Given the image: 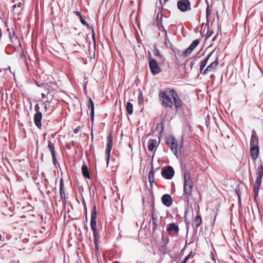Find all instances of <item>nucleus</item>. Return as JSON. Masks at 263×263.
Here are the masks:
<instances>
[{"instance_id":"1","label":"nucleus","mask_w":263,"mask_h":263,"mask_svg":"<svg viewBox=\"0 0 263 263\" xmlns=\"http://www.w3.org/2000/svg\"><path fill=\"white\" fill-rule=\"evenodd\" d=\"M183 180V193L181 198L182 200L188 204L190 199L192 198L193 181L189 173H185L184 174Z\"/></svg>"},{"instance_id":"2","label":"nucleus","mask_w":263,"mask_h":263,"mask_svg":"<svg viewBox=\"0 0 263 263\" xmlns=\"http://www.w3.org/2000/svg\"><path fill=\"white\" fill-rule=\"evenodd\" d=\"M263 177V166L261 162L256 170V178L254 186V193L255 197L258 195L260 186L261 185L262 178Z\"/></svg>"},{"instance_id":"3","label":"nucleus","mask_w":263,"mask_h":263,"mask_svg":"<svg viewBox=\"0 0 263 263\" xmlns=\"http://www.w3.org/2000/svg\"><path fill=\"white\" fill-rule=\"evenodd\" d=\"M166 143L171 148L174 155L178 157V146L176 139L174 137L170 136L166 137Z\"/></svg>"},{"instance_id":"4","label":"nucleus","mask_w":263,"mask_h":263,"mask_svg":"<svg viewBox=\"0 0 263 263\" xmlns=\"http://www.w3.org/2000/svg\"><path fill=\"white\" fill-rule=\"evenodd\" d=\"M159 98L162 102V104L164 106L170 108H171L173 106V102L165 92L161 91L159 92Z\"/></svg>"},{"instance_id":"5","label":"nucleus","mask_w":263,"mask_h":263,"mask_svg":"<svg viewBox=\"0 0 263 263\" xmlns=\"http://www.w3.org/2000/svg\"><path fill=\"white\" fill-rule=\"evenodd\" d=\"M149 67L153 75L157 74L161 71V68L159 66L158 63L156 60L154 59H149Z\"/></svg>"},{"instance_id":"6","label":"nucleus","mask_w":263,"mask_h":263,"mask_svg":"<svg viewBox=\"0 0 263 263\" xmlns=\"http://www.w3.org/2000/svg\"><path fill=\"white\" fill-rule=\"evenodd\" d=\"M169 95L173 98L174 106L175 108L178 109L181 106L182 102L181 99L179 98L176 92L174 89H172L170 91Z\"/></svg>"},{"instance_id":"7","label":"nucleus","mask_w":263,"mask_h":263,"mask_svg":"<svg viewBox=\"0 0 263 263\" xmlns=\"http://www.w3.org/2000/svg\"><path fill=\"white\" fill-rule=\"evenodd\" d=\"M161 174L164 178L171 179L174 175V170L172 166H168L166 168L163 169Z\"/></svg>"},{"instance_id":"8","label":"nucleus","mask_w":263,"mask_h":263,"mask_svg":"<svg viewBox=\"0 0 263 263\" xmlns=\"http://www.w3.org/2000/svg\"><path fill=\"white\" fill-rule=\"evenodd\" d=\"M107 147L105 150V155L106 156V161L107 164H108L109 160L110 153L112 148V137L110 134L107 137Z\"/></svg>"},{"instance_id":"9","label":"nucleus","mask_w":263,"mask_h":263,"mask_svg":"<svg viewBox=\"0 0 263 263\" xmlns=\"http://www.w3.org/2000/svg\"><path fill=\"white\" fill-rule=\"evenodd\" d=\"M219 64L218 58L217 57L215 61L212 62L204 70V73L208 74L209 72H212L216 71Z\"/></svg>"},{"instance_id":"10","label":"nucleus","mask_w":263,"mask_h":263,"mask_svg":"<svg viewBox=\"0 0 263 263\" xmlns=\"http://www.w3.org/2000/svg\"><path fill=\"white\" fill-rule=\"evenodd\" d=\"M177 6L181 11H185L191 9L190 3L188 0H180L178 2Z\"/></svg>"},{"instance_id":"11","label":"nucleus","mask_w":263,"mask_h":263,"mask_svg":"<svg viewBox=\"0 0 263 263\" xmlns=\"http://www.w3.org/2000/svg\"><path fill=\"white\" fill-rule=\"evenodd\" d=\"M97 212L96 206L94 205L91 214L90 227L92 230H97Z\"/></svg>"},{"instance_id":"12","label":"nucleus","mask_w":263,"mask_h":263,"mask_svg":"<svg viewBox=\"0 0 263 263\" xmlns=\"http://www.w3.org/2000/svg\"><path fill=\"white\" fill-rule=\"evenodd\" d=\"M42 112H37L35 113L34 116V122L35 125L38 127L39 129H41L42 127Z\"/></svg>"},{"instance_id":"13","label":"nucleus","mask_w":263,"mask_h":263,"mask_svg":"<svg viewBox=\"0 0 263 263\" xmlns=\"http://www.w3.org/2000/svg\"><path fill=\"white\" fill-rule=\"evenodd\" d=\"M161 201L164 205L170 207L172 204V198L168 194H164L161 198Z\"/></svg>"},{"instance_id":"14","label":"nucleus","mask_w":263,"mask_h":263,"mask_svg":"<svg viewBox=\"0 0 263 263\" xmlns=\"http://www.w3.org/2000/svg\"><path fill=\"white\" fill-rule=\"evenodd\" d=\"M48 147L49 148V149L50 151V152H51V154L53 163L54 164H55L56 162H57V158H56V156H55L54 146L53 144L51 143V142L50 140H48Z\"/></svg>"},{"instance_id":"15","label":"nucleus","mask_w":263,"mask_h":263,"mask_svg":"<svg viewBox=\"0 0 263 263\" xmlns=\"http://www.w3.org/2000/svg\"><path fill=\"white\" fill-rule=\"evenodd\" d=\"M250 151L251 153V157L253 160L256 159L259 153V146H251Z\"/></svg>"},{"instance_id":"16","label":"nucleus","mask_w":263,"mask_h":263,"mask_svg":"<svg viewBox=\"0 0 263 263\" xmlns=\"http://www.w3.org/2000/svg\"><path fill=\"white\" fill-rule=\"evenodd\" d=\"M250 146H258V139L254 130L252 131V135L250 140Z\"/></svg>"},{"instance_id":"17","label":"nucleus","mask_w":263,"mask_h":263,"mask_svg":"<svg viewBox=\"0 0 263 263\" xmlns=\"http://www.w3.org/2000/svg\"><path fill=\"white\" fill-rule=\"evenodd\" d=\"M82 172L83 175L86 178H90L89 172L86 164L84 162L82 166Z\"/></svg>"},{"instance_id":"18","label":"nucleus","mask_w":263,"mask_h":263,"mask_svg":"<svg viewBox=\"0 0 263 263\" xmlns=\"http://www.w3.org/2000/svg\"><path fill=\"white\" fill-rule=\"evenodd\" d=\"M157 144V140L155 139H152L148 141V149L149 151L152 152L155 148Z\"/></svg>"},{"instance_id":"19","label":"nucleus","mask_w":263,"mask_h":263,"mask_svg":"<svg viewBox=\"0 0 263 263\" xmlns=\"http://www.w3.org/2000/svg\"><path fill=\"white\" fill-rule=\"evenodd\" d=\"M152 221L153 224V231H154L157 228V216L154 212L152 213Z\"/></svg>"},{"instance_id":"20","label":"nucleus","mask_w":263,"mask_h":263,"mask_svg":"<svg viewBox=\"0 0 263 263\" xmlns=\"http://www.w3.org/2000/svg\"><path fill=\"white\" fill-rule=\"evenodd\" d=\"M64 183L63 179H61L60 180V194L61 197L63 199L65 200V193L64 192Z\"/></svg>"},{"instance_id":"21","label":"nucleus","mask_w":263,"mask_h":263,"mask_svg":"<svg viewBox=\"0 0 263 263\" xmlns=\"http://www.w3.org/2000/svg\"><path fill=\"white\" fill-rule=\"evenodd\" d=\"M178 231H179L178 227L177 225H176L175 223L170 224L167 228V231L168 232H170L171 231H174L176 233H178Z\"/></svg>"},{"instance_id":"22","label":"nucleus","mask_w":263,"mask_h":263,"mask_svg":"<svg viewBox=\"0 0 263 263\" xmlns=\"http://www.w3.org/2000/svg\"><path fill=\"white\" fill-rule=\"evenodd\" d=\"M89 103L90 104V107H91V111L90 113V117L91 121L93 122V118H94V104L93 101H92L91 99L90 98L89 99Z\"/></svg>"},{"instance_id":"23","label":"nucleus","mask_w":263,"mask_h":263,"mask_svg":"<svg viewBox=\"0 0 263 263\" xmlns=\"http://www.w3.org/2000/svg\"><path fill=\"white\" fill-rule=\"evenodd\" d=\"M133 104L130 102H128L126 104V108L127 112L129 114L132 115L133 112Z\"/></svg>"},{"instance_id":"24","label":"nucleus","mask_w":263,"mask_h":263,"mask_svg":"<svg viewBox=\"0 0 263 263\" xmlns=\"http://www.w3.org/2000/svg\"><path fill=\"white\" fill-rule=\"evenodd\" d=\"M201 223V218L199 215H197L194 221V224L196 227H198Z\"/></svg>"},{"instance_id":"25","label":"nucleus","mask_w":263,"mask_h":263,"mask_svg":"<svg viewBox=\"0 0 263 263\" xmlns=\"http://www.w3.org/2000/svg\"><path fill=\"white\" fill-rule=\"evenodd\" d=\"M213 53V52H211L208 56L201 63L200 65L203 66H204L205 67L206 65H207L208 64V62L209 60V59L210 58V57L212 55Z\"/></svg>"},{"instance_id":"26","label":"nucleus","mask_w":263,"mask_h":263,"mask_svg":"<svg viewBox=\"0 0 263 263\" xmlns=\"http://www.w3.org/2000/svg\"><path fill=\"white\" fill-rule=\"evenodd\" d=\"M154 54L155 56L158 57L160 60L163 61L164 57L160 54L159 50L157 48H155L154 50Z\"/></svg>"},{"instance_id":"27","label":"nucleus","mask_w":263,"mask_h":263,"mask_svg":"<svg viewBox=\"0 0 263 263\" xmlns=\"http://www.w3.org/2000/svg\"><path fill=\"white\" fill-rule=\"evenodd\" d=\"M138 103L140 105H143L144 99H143L142 93L141 91L139 93V96L138 97Z\"/></svg>"},{"instance_id":"28","label":"nucleus","mask_w":263,"mask_h":263,"mask_svg":"<svg viewBox=\"0 0 263 263\" xmlns=\"http://www.w3.org/2000/svg\"><path fill=\"white\" fill-rule=\"evenodd\" d=\"M206 3H207L208 5H207V7L206 9V18L207 23H208L210 21V12L211 11V10L210 9L208 3V2H206Z\"/></svg>"},{"instance_id":"29","label":"nucleus","mask_w":263,"mask_h":263,"mask_svg":"<svg viewBox=\"0 0 263 263\" xmlns=\"http://www.w3.org/2000/svg\"><path fill=\"white\" fill-rule=\"evenodd\" d=\"M194 255H195V253H194L192 251H191L190 252V253L184 258L182 263H186L187 262V261L188 260V259H189L190 258H193Z\"/></svg>"},{"instance_id":"30","label":"nucleus","mask_w":263,"mask_h":263,"mask_svg":"<svg viewBox=\"0 0 263 263\" xmlns=\"http://www.w3.org/2000/svg\"><path fill=\"white\" fill-rule=\"evenodd\" d=\"M199 40L198 39H196L194 40L191 44L190 45V47L194 50L199 44Z\"/></svg>"},{"instance_id":"31","label":"nucleus","mask_w":263,"mask_h":263,"mask_svg":"<svg viewBox=\"0 0 263 263\" xmlns=\"http://www.w3.org/2000/svg\"><path fill=\"white\" fill-rule=\"evenodd\" d=\"M148 179H149V181L151 183L153 182L154 180V172H153V169L152 170H151V171L149 172V173L148 174Z\"/></svg>"},{"instance_id":"32","label":"nucleus","mask_w":263,"mask_h":263,"mask_svg":"<svg viewBox=\"0 0 263 263\" xmlns=\"http://www.w3.org/2000/svg\"><path fill=\"white\" fill-rule=\"evenodd\" d=\"M93 231L94 242L96 243L99 239V233L97 231V229Z\"/></svg>"},{"instance_id":"33","label":"nucleus","mask_w":263,"mask_h":263,"mask_svg":"<svg viewBox=\"0 0 263 263\" xmlns=\"http://www.w3.org/2000/svg\"><path fill=\"white\" fill-rule=\"evenodd\" d=\"M193 49L191 48V47L189 46L184 52V54L185 56H188L190 54Z\"/></svg>"},{"instance_id":"34","label":"nucleus","mask_w":263,"mask_h":263,"mask_svg":"<svg viewBox=\"0 0 263 263\" xmlns=\"http://www.w3.org/2000/svg\"><path fill=\"white\" fill-rule=\"evenodd\" d=\"M80 21H81V23L83 25H85L86 26H87V28H89V25H88V24L85 21V20L83 18L82 16H81L80 17Z\"/></svg>"},{"instance_id":"35","label":"nucleus","mask_w":263,"mask_h":263,"mask_svg":"<svg viewBox=\"0 0 263 263\" xmlns=\"http://www.w3.org/2000/svg\"><path fill=\"white\" fill-rule=\"evenodd\" d=\"M213 31L212 30H208L206 33L205 34V39H208L213 33Z\"/></svg>"},{"instance_id":"36","label":"nucleus","mask_w":263,"mask_h":263,"mask_svg":"<svg viewBox=\"0 0 263 263\" xmlns=\"http://www.w3.org/2000/svg\"><path fill=\"white\" fill-rule=\"evenodd\" d=\"M34 110L36 112V113L41 112V111H40V106L38 104L35 105Z\"/></svg>"},{"instance_id":"37","label":"nucleus","mask_w":263,"mask_h":263,"mask_svg":"<svg viewBox=\"0 0 263 263\" xmlns=\"http://www.w3.org/2000/svg\"><path fill=\"white\" fill-rule=\"evenodd\" d=\"M205 68L204 66H203L202 65H200V68H199V70H200V73L202 74H205L203 72H204V68Z\"/></svg>"},{"instance_id":"38","label":"nucleus","mask_w":263,"mask_h":263,"mask_svg":"<svg viewBox=\"0 0 263 263\" xmlns=\"http://www.w3.org/2000/svg\"><path fill=\"white\" fill-rule=\"evenodd\" d=\"M92 39L93 40V42H95V32L94 31L92 30Z\"/></svg>"},{"instance_id":"39","label":"nucleus","mask_w":263,"mask_h":263,"mask_svg":"<svg viewBox=\"0 0 263 263\" xmlns=\"http://www.w3.org/2000/svg\"><path fill=\"white\" fill-rule=\"evenodd\" d=\"M43 104L45 105L44 108H45V111H47L48 107H49V106H48L49 105L48 104H46L45 102H44Z\"/></svg>"},{"instance_id":"40","label":"nucleus","mask_w":263,"mask_h":263,"mask_svg":"<svg viewBox=\"0 0 263 263\" xmlns=\"http://www.w3.org/2000/svg\"><path fill=\"white\" fill-rule=\"evenodd\" d=\"M79 129H80L79 127H78L74 129L73 132H74V133L75 134H77V133H78L79 132Z\"/></svg>"},{"instance_id":"41","label":"nucleus","mask_w":263,"mask_h":263,"mask_svg":"<svg viewBox=\"0 0 263 263\" xmlns=\"http://www.w3.org/2000/svg\"><path fill=\"white\" fill-rule=\"evenodd\" d=\"M75 13H76V15H77V16H78L79 17H80L81 16H82V15H81V14L80 12H79V11H76V12H75Z\"/></svg>"},{"instance_id":"42","label":"nucleus","mask_w":263,"mask_h":263,"mask_svg":"<svg viewBox=\"0 0 263 263\" xmlns=\"http://www.w3.org/2000/svg\"><path fill=\"white\" fill-rule=\"evenodd\" d=\"M41 96H42V99L45 98V97L46 96V95L45 93H42Z\"/></svg>"},{"instance_id":"43","label":"nucleus","mask_w":263,"mask_h":263,"mask_svg":"<svg viewBox=\"0 0 263 263\" xmlns=\"http://www.w3.org/2000/svg\"><path fill=\"white\" fill-rule=\"evenodd\" d=\"M167 42H169V40L167 38H166L165 40V44L166 45V46H167Z\"/></svg>"},{"instance_id":"44","label":"nucleus","mask_w":263,"mask_h":263,"mask_svg":"<svg viewBox=\"0 0 263 263\" xmlns=\"http://www.w3.org/2000/svg\"><path fill=\"white\" fill-rule=\"evenodd\" d=\"M193 65H194V62H191L190 63V66H191V68H192Z\"/></svg>"},{"instance_id":"45","label":"nucleus","mask_w":263,"mask_h":263,"mask_svg":"<svg viewBox=\"0 0 263 263\" xmlns=\"http://www.w3.org/2000/svg\"><path fill=\"white\" fill-rule=\"evenodd\" d=\"M217 35H216L214 36V37L213 38L212 41H215L217 37Z\"/></svg>"},{"instance_id":"46","label":"nucleus","mask_w":263,"mask_h":263,"mask_svg":"<svg viewBox=\"0 0 263 263\" xmlns=\"http://www.w3.org/2000/svg\"><path fill=\"white\" fill-rule=\"evenodd\" d=\"M16 4L13 5V9H14L16 8Z\"/></svg>"},{"instance_id":"47","label":"nucleus","mask_w":263,"mask_h":263,"mask_svg":"<svg viewBox=\"0 0 263 263\" xmlns=\"http://www.w3.org/2000/svg\"><path fill=\"white\" fill-rule=\"evenodd\" d=\"M21 6H22V3H20L18 4V6L19 7H21Z\"/></svg>"},{"instance_id":"48","label":"nucleus","mask_w":263,"mask_h":263,"mask_svg":"<svg viewBox=\"0 0 263 263\" xmlns=\"http://www.w3.org/2000/svg\"><path fill=\"white\" fill-rule=\"evenodd\" d=\"M168 0H164V3H165L166 2L168 1Z\"/></svg>"},{"instance_id":"49","label":"nucleus","mask_w":263,"mask_h":263,"mask_svg":"<svg viewBox=\"0 0 263 263\" xmlns=\"http://www.w3.org/2000/svg\"><path fill=\"white\" fill-rule=\"evenodd\" d=\"M217 16L218 17V14L217 12Z\"/></svg>"}]
</instances>
